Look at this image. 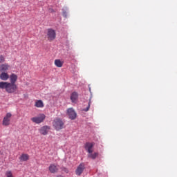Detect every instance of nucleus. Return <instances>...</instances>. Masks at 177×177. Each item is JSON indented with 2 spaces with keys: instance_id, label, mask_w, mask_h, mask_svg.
<instances>
[{
  "instance_id": "1",
  "label": "nucleus",
  "mask_w": 177,
  "mask_h": 177,
  "mask_svg": "<svg viewBox=\"0 0 177 177\" xmlns=\"http://www.w3.org/2000/svg\"><path fill=\"white\" fill-rule=\"evenodd\" d=\"M0 88L5 89L8 93H15L17 91V85L11 82H1Z\"/></svg>"
},
{
  "instance_id": "2",
  "label": "nucleus",
  "mask_w": 177,
  "mask_h": 177,
  "mask_svg": "<svg viewBox=\"0 0 177 177\" xmlns=\"http://www.w3.org/2000/svg\"><path fill=\"white\" fill-rule=\"evenodd\" d=\"M65 122L59 118H55L53 122V127L55 131H61L65 128Z\"/></svg>"
},
{
  "instance_id": "3",
  "label": "nucleus",
  "mask_w": 177,
  "mask_h": 177,
  "mask_svg": "<svg viewBox=\"0 0 177 177\" xmlns=\"http://www.w3.org/2000/svg\"><path fill=\"white\" fill-rule=\"evenodd\" d=\"M46 38L48 41H53L56 38V32L52 28H48L46 30Z\"/></svg>"
},
{
  "instance_id": "4",
  "label": "nucleus",
  "mask_w": 177,
  "mask_h": 177,
  "mask_svg": "<svg viewBox=\"0 0 177 177\" xmlns=\"http://www.w3.org/2000/svg\"><path fill=\"white\" fill-rule=\"evenodd\" d=\"M50 129V127L49 126L45 125L41 127L39 129V133H41V135L42 136H47L49 131Z\"/></svg>"
},
{
  "instance_id": "5",
  "label": "nucleus",
  "mask_w": 177,
  "mask_h": 177,
  "mask_svg": "<svg viewBox=\"0 0 177 177\" xmlns=\"http://www.w3.org/2000/svg\"><path fill=\"white\" fill-rule=\"evenodd\" d=\"M46 116L44 114L40 115L39 116L32 118L31 120L35 124H41L45 120Z\"/></svg>"
},
{
  "instance_id": "6",
  "label": "nucleus",
  "mask_w": 177,
  "mask_h": 177,
  "mask_svg": "<svg viewBox=\"0 0 177 177\" xmlns=\"http://www.w3.org/2000/svg\"><path fill=\"white\" fill-rule=\"evenodd\" d=\"M11 117H12V113H8L3 119V125H4L5 127H8V125H10Z\"/></svg>"
},
{
  "instance_id": "7",
  "label": "nucleus",
  "mask_w": 177,
  "mask_h": 177,
  "mask_svg": "<svg viewBox=\"0 0 177 177\" xmlns=\"http://www.w3.org/2000/svg\"><path fill=\"white\" fill-rule=\"evenodd\" d=\"M59 168L56 164H50L48 167V171L50 174H55L58 172Z\"/></svg>"
},
{
  "instance_id": "8",
  "label": "nucleus",
  "mask_w": 177,
  "mask_h": 177,
  "mask_svg": "<svg viewBox=\"0 0 177 177\" xmlns=\"http://www.w3.org/2000/svg\"><path fill=\"white\" fill-rule=\"evenodd\" d=\"M85 169V165L84 163H81L79 165V166L77 167V169L75 171V174L78 176H80L81 174L84 172V170Z\"/></svg>"
},
{
  "instance_id": "9",
  "label": "nucleus",
  "mask_w": 177,
  "mask_h": 177,
  "mask_svg": "<svg viewBox=\"0 0 177 177\" xmlns=\"http://www.w3.org/2000/svg\"><path fill=\"white\" fill-rule=\"evenodd\" d=\"M94 146L93 142H86L85 145V149L87 151L88 153H93V147Z\"/></svg>"
},
{
  "instance_id": "10",
  "label": "nucleus",
  "mask_w": 177,
  "mask_h": 177,
  "mask_svg": "<svg viewBox=\"0 0 177 177\" xmlns=\"http://www.w3.org/2000/svg\"><path fill=\"white\" fill-rule=\"evenodd\" d=\"M10 69V66L6 63L0 65V72L6 73Z\"/></svg>"
},
{
  "instance_id": "11",
  "label": "nucleus",
  "mask_w": 177,
  "mask_h": 177,
  "mask_svg": "<svg viewBox=\"0 0 177 177\" xmlns=\"http://www.w3.org/2000/svg\"><path fill=\"white\" fill-rule=\"evenodd\" d=\"M71 100L72 103H77L78 100V93L77 92H73L71 95Z\"/></svg>"
},
{
  "instance_id": "12",
  "label": "nucleus",
  "mask_w": 177,
  "mask_h": 177,
  "mask_svg": "<svg viewBox=\"0 0 177 177\" xmlns=\"http://www.w3.org/2000/svg\"><path fill=\"white\" fill-rule=\"evenodd\" d=\"M30 160V156L27 153H22L19 157V160L21 162H27Z\"/></svg>"
},
{
  "instance_id": "13",
  "label": "nucleus",
  "mask_w": 177,
  "mask_h": 177,
  "mask_svg": "<svg viewBox=\"0 0 177 177\" xmlns=\"http://www.w3.org/2000/svg\"><path fill=\"white\" fill-rule=\"evenodd\" d=\"M10 81L11 84H16V82H17V75L15 74V73H12L10 77Z\"/></svg>"
},
{
  "instance_id": "14",
  "label": "nucleus",
  "mask_w": 177,
  "mask_h": 177,
  "mask_svg": "<svg viewBox=\"0 0 177 177\" xmlns=\"http://www.w3.org/2000/svg\"><path fill=\"white\" fill-rule=\"evenodd\" d=\"M10 77L9 74L6 72H1L0 74V79L3 81H6Z\"/></svg>"
},
{
  "instance_id": "15",
  "label": "nucleus",
  "mask_w": 177,
  "mask_h": 177,
  "mask_svg": "<svg viewBox=\"0 0 177 177\" xmlns=\"http://www.w3.org/2000/svg\"><path fill=\"white\" fill-rule=\"evenodd\" d=\"M67 115L70 120H75L77 113L75 111H68Z\"/></svg>"
},
{
  "instance_id": "16",
  "label": "nucleus",
  "mask_w": 177,
  "mask_h": 177,
  "mask_svg": "<svg viewBox=\"0 0 177 177\" xmlns=\"http://www.w3.org/2000/svg\"><path fill=\"white\" fill-rule=\"evenodd\" d=\"M35 107L42 109V107H44V105L42 100H39L35 102Z\"/></svg>"
},
{
  "instance_id": "17",
  "label": "nucleus",
  "mask_w": 177,
  "mask_h": 177,
  "mask_svg": "<svg viewBox=\"0 0 177 177\" xmlns=\"http://www.w3.org/2000/svg\"><path fill=\"white\" fill-rule=\"evenodd\" d=\"M98 156V153L95 152L94 153H88V158L92 160H95V158Z\"/></svg>"
},
{
  "instance_id": "18",
  "label": "nucleus",
  "mask_w": 177,
  "mask_h": 177,
  "mask_svg": "<svg viewBox=\"0 0 177 177\" xmlns=\"http://www.w3.org/2000/svg\"><path fill=\"white\" fill-rule=\"evenodd\" d=\"M55 65L57 67L61 68L63 65V62L60 59H55Z\"/></svg>"
},
{
  "instance_id": "19",
  "label": "nucleus",
  "mask_w": 177,
  "mask_h": 177,
  "mask_svg": "<svg viewBox=\"0 0 177 177\" xmlns=\"http://www.w3.org/2000/svg\"><path fill=\"white\" fill-rule=\"evenodd\" d=\"M6 177H13V174L12 173V171L8 170L6 172Z\"/></svg>"
},
{
  "instance_id": "20",
  "label": "nucleus",
  "mask_w": 177,
  "mask_h": 177,
  "mask_svg": "<svg viewBox=\"0 0 177 177\" xmlns=\"http://www.w3.org/2000/svg\"><path fill=\"white\" fill-rule=\"evenodd\" d=\"M5 62V57L3 55H0V63Z\"/></svg>"
},
{
  "instance_id": "21",
  "label": "nucleus",
  "mask_w": 177,
  "mask_h": 177,
  "mask_svg": "<svg viewBox=\"0 0 177 177\" xmlns=\"http://www.w3.org/2000/svg\"><path fill=\"white\" fill-rule=\"evenodd\" d=\"M91 104V100H89V102L88 103V106L86 108L85 111H88Z\"/></svg>"
},
{
  "instance_id": "22",
  "label": "nucleus",
  "mask_w": 177,
  "mask_h": 177,
  "mask_svg": "<svg viewBox=\"0 0 177 177\" xmlns=\"http://www.w3.org/2000/svg\"><path fill=\"white\" fill-rule=\"evenodd\" d=\"M67 111H74L73 108H69L67 109Z\"/></svg>"
},
{
  "instance_id": "23",
  "label": "nucleus",
  "mask_w": 177,
  "mask_h": 177,
  "mask_svg": "<svg viewBox=\"0 0 177 177\" xmlns=\"http://www.w3.org/2000/svg\"><path fill=\"white\" fill-rule=\"evenodd\" d=\"M63 15L65 16V17H66V12H63Z\"/></svg>"
},
{
  "instance_id": "24",
  "label": "nucleus",
  "mask_w": 177,
  "mask_h": 177,
  "mask_svg": "<svg viewBox=\"0 0 177 177\" xmlns=\"http://www.w3.org/2000/svg\"><path fill=\"white\" fill-rule=\"evenodd\" d=\"M65 172L66 173H68V170L67 169H65Z\"/></svg>"
},
{
  "instance_id": "25",
  "label": "nucleus",
  "mask_w": 177,
  "mask_h": 177,
  "mask_svg": "<svg viewBox=\"0 0 177 177\" xmlns=\"http://www.w3.org/2000/svg\"><path fill=\"white\" fill-rule=\"evenodd\" d=\"M56 177H62V176H56Z\"/></svg>"
},
{
  "instance_id": "26",
  "label": "nucleus",
  "mask_w": 177,
  "mask_h": 177,
  "mask_svg": "<svg viewBox=\"0 0 177 177\" xmlns=\"http://www.w3.org/2000/svg\"><path fill=\"white\" fill-rule=\"evenodd\" d=\"M53 10H51V12H53Z\"/></svg>"
}]
</instances>
